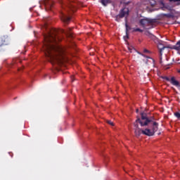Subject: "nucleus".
<instances>
[{
    "label": "nucleus",
    "mask_w": 180,
    "mask_h": 180,
    "mask_svg": "<svg viewBox=\"0 0 180 180\" xmlns=\"http://www.w3.org/2000/svg\"><path fill=\"white\" fill-rule=\"evenodd\" d=\"M170 82L172 85H174V86H180L179 82L176 81L174 77H171Z\"/></svg>",
    "instance_id": "6e6552de"
},
{
    "label": "nucleus",
    "mask_w": 180,
    "mask_h": 180,
    "mask_svg": "<svg viewBox=\"0 0 180 180\" xmlns=\"http://www.w3.org/2000/svg\"><path fill=\"white\" fill-rule=\"evenodd\" d=\"M179 4H180V3H178V4H177V5H179Z\"/></svg>",
    "instance_id": "5701e85b"
},
{
    "label": "nucleus",
    "mask_w": 180,
    "mask_h": 180,
    "mask_svg": "<svg viewBox=\"0 0 180 180\" xmlns=\"http://www.w3.org/2000/svg\"><path fill=\"white\" fill-rule=\"evenodd\" d=\"M60 33H64L68 37H74L71 28H68L67 32L64 31V30L60 31L55 30L53 32L44 35V43L43 47L45 57L53 65L54 64L62 65V64L68 61L65 49L57 44L58 41L63 40V37L60 35Z\"/></svg>",
    "instance_id": "f257e3e1"
},
{
    "label": "nucleus",
    "mask_w": 180,
    "mask_h": 180,
    "mask_svg": "<svg viewBox=\"0 0 180 180\" xmlns=\"http://www.w3.org/2000/svg\"><path fill=\"white\" fill-rule=\"evenodd\" d=\"M133 32H140V33H143V30L140 28H135L134 29Z\"/></svg>",
    "instance_id": "9b49d317"
},
{
    "label": "nucleus",
    "mask_w": 180,
    "mask_h": 180,
    "mask_svg": "<svg viewBox=\"0 0 180 180\" xmlns=\"http://www.w3.org/2000/svg\"><path fill=\"white\" fill-rule=\"evenodd\" d=\"M59 2L62 6V11H60V20L65 25H68L71 20V17L68 16L70 13H72L77 11L75 5L72 4V0H59Z\"/></svg>",
    "instance_id": "7ed1b4c3"
},
{
    "label": "nucleus",
    "mask_w": 180,
    "mask_h": 180,
    "mask_svg": "<svg viewBox=\"0 0 180 180\" xmlns=\"http://www.w3.org/2000/svg\"><path fill=\"white\" fill-rule=\"evenodd\" d=\"M145 34H146V36H150V35H151V33H150L149 31H146V32H145Z\"/></svg>",
    "instance_id": "f3484780"
},
{
    "label": "nucleus",
    "mask_w": 180,
    "mask_h": 180,
    "mask_svg": "<svg viewBox=\"0 0 180 180\" xmlns=\"http://www.w3.org/2000/svg\"><path fill=\"white\" fill-rule=\"evenodd\" d=\"M124 40H126L127 39H129V33L127 32V34H126V36L124 37Z\"/></svg>",
    "instance_id": "aec40b11"
},
{
    "label": "nucleus",
    "mask_w": 180,
    "mask_h": 180,
    "mask_svg": "<svg viewBox=\"0 0 180 180\" xmlns=\"http://www.w3.org/2000/svg\"><path fill=\"white\" fill-rule=\"evenodd\" d=\"M128 50H129V51H130V53H131L133 51V50H134V48H133L131 46H129Z\"/></svg>",
    "instance_id": "2eb2a0df"
},
{
    "label": "nucleus",
    "mask_w": 180,
    "mask_h": 180,
    "mask_svg": "<svg viewBox=\"0 0 180 180\" xmlns=\"http://www.w3.org/2000/svg\"><path fill=\"white\" fill-rule=\"evenodd\" d=\"M44 3L47 9H51L54 5V1L51 0H44Z\"/></svg>",
    "instance_id": "0eeeda50"
},
{
    "label": "nucleus",
    "mask_w": 180,
    "mask_h": 180,
    "mask_svg": "<svg viewBox=\"0 0 180 180\" xmlns=\"http://www.w3.org/2000/svg\"><path fill=\"white\" fill-rule=\"evenodd\" d=\"M154 117L148 118L147 114L141 113V118H137L134 126L135 127V134L138 137L141 134L145 136H154L156 131H158V123L155 122Z\"/></svg>",
    "instance_id": "f03ea898"
},
{
    "label": "nucleus",
    "mask_w": 180,
    "mask_h": 180,
    "mask_svg": "<svg viewBox=\"0 0 180 180\" xmlns=\"http://www.w3.org/2000/svg\"><path fill=\"white\" fill-rule=\"evenodd\" d=\"M139 23L143 29L148 30L153 29V23H154V20L149 18H143L140 20Z\"/></svg>",
    "instance_id": "20e7f679"
},
{
    "label": "nucleus",
    "mask_w": 180,
    "mask_h": 180,
    "mask_svg": "<svg viewBox=\"0 0 180 180\" xmlns=\"http://www.w3.org/2000/svg\"><path fill=\"white\" fill-rule=\"evenodd\" d=\"M119 15L120 18H123L124 16H129V8H123L120 10Z\"/></svg>",
    "instance_id": "423d86ee"
},
{
    "label": "nucleus",
    "mask_w": 180,
    "mask_h": 180,
    "mask_svg": "<svg viewBox=\"0 0 180 180\" xmlns=\"http://www.w3.org/2000/svg\"><path fill=\"white\" fill-rule=\"evenodd\" d=\"M111 2L112 1L110 0H101V4H102L103 6H108V4H110Z\"/></svg>",
    "instance_id": "1a4fd4ad"
},
{
    "label": "nucleus",
    "mask_w": 180,
    "mask_h": 180,
    "mask_svg": "<svg viewBox=\"0 0 180 180\" xmlns=\"http://www.w3.org/2000/svg\"><path fill=\"white\" fill-rule=\"evenodd\" d=\"M174 116L177 117V119H180V113L176 112L174 113Z\"/></svg>",
    "instance_id": "ddd939ff"
},
{
    "label": "nucleus",
    "mask_w": 180,
    "mask_h": 180,
    "mask_svg": "<svg viewBox=\"0 0 180 180\" xmlns=\"http://www.w3.org/2000/svg\"><path fill=\"white\" fill-rule=\"evenodd\" d=\"M169 2H180V0H169Z\"/></svg>",
    "instance_id": "6ab92c4d"
},
{
    "label": "nucleus",
    "mask_w": 180,
    "mask_h": 180,
    "mask_svg": "<svg viewBox=\"0 0 180 180\" xmlns=\"http://www.w3.org/2000/svg\"><path fill=\"white\" fill-rule=\"evenodd\" d=\"M71 79H72V81H74V76L71 77Z\"/></svg>",
    "instance_id": "4be33fe9"
},
{
    "label": "nucleus",
    "mask_w": 180,
    "mask_h": 180,
    "mask_svg": "<svg viewBox=\"0 0 180 180\" xmlns=\"http://www.w3.org/2000/svg\"><path fill=\"white\" fill-rule=\"evenodd\" d=\"M179 72H180V70L179 71Z\"/></svg>",
    "instance_id": "393cba45"
},
{
    "label": "nucleus",
    "mask_w": 180,
    "mask_h": 180,
    "mask_svg": "<svg viewBox=\"0 0 180 180\" xmlns=\"http://www.w3.org/2000/svg\"><path fill=\"white\" fill-rule=\"evenodd\" d=\"M163 79H165L166 81H170L171 82V79L168 77H163Z\"/></svg>",
    "instance_id": "a211bd4d"
},
{
    "label": "nucleus",
    "mask_w": 180,
    "mask_h": 180,
    "mask_svg": "<svg viewBox=\"0 0 180 180\" xmlns=\"http://www.w3.org/2000/svg\"><path fill=\"white\" fill-rule=\"evenodd\" d=\"M138 54H140V56H142V57H145L146 58H151L150 57H148L147 56L140 53V52H138Z\"/></svg>",
    "instance_id": "4468645a"
},
{
    "label": "nucleus",
    "mask_w": 180,
    "mask_h": 180,
    "mask_svg": "<svg viewBox=\"0 0 180 180\" xmlns=\"http://www.w3.org/2000/svg\"><path fill=\"white\" fill-rule=\"evenodd\" d=\"M158 44V49L160 51V59H162V51H164V50H165V49H171V46H165L164 44V41H161V40H158L157 42Z\"/></svg>",
    "instance_id": "39448f33"
},
{
    "label": "nucleus",
    "mask_w": 180,
    "mask_h": 180,
    "mask_svg": "<svg viewBox=\"0 0 180 180\" xmlns=\"http://www.w3.org/2000/svg\"><path fill=\"white\" fill-rule=\"evenodd\" d=\"M136 112H139V110H136Z\"/></svg>",
    "instance_id": "b1692460"
},
{
    "label": "nucleus",
    "mask_w": 180,
    "mask_h": 180,
    "mask_svg": "<svg viewBox=\"0 0 180 180\" xmlns=\"http://www.w3.org/2000/svg\"><path fill=\"white\" fill-rule=\"evenodd\" d=\"M107 123H108V124H110V126H115V124L113 123V122H112L110 120H107Z\"/></svg>",
    "instance_id": "f8f14e48"
},
{
    "label": "nucleus",
    "mask_w": 180,
    "mask_h": 180,
    "mask_svg": "<svg viewBox=\"0 0 180 180\" xmlns=\"http://www.w3.org/2000/svg\"><path fill=\"white\" fill-rule=\"evenodd\" d=\"M119 19H120V18H119V14H118L117 15L115 16L116 22H120V20Z\"/></svg>",
    "instance_id": "dca6fc26"
},
{
    "label": "nucleus",
    "mask_w": 180,
    "mask_h": 180,
    "mask_svg": "<svg viewBox=\"0 0 180 180\" xmlns=\"http://www.w3.org/2000/svg\"><path fill=\"white\" fill-rule=\"evenodd\" d=\"M143 53H150V51L147 50V49H144L143 50Z\"/></svg>",
    "instance_id": "412c9836"
},
{
    "label": "nucleus",
    "mask_w": 180,
    "mask_h": 180,
    "mask_svg": "<svg viewBox=\"0 0 180 180\" xmlns=\"http://www.w3.org/2000/svg\"><path fill=\"white\" fill-rule=\"evenodd\" d=\"M125 27H126V34L129 33V30H131V27L127 25V22L125 23Z\"/></svg>",
    "instance_id": "9d476101"
}]
</instances>
